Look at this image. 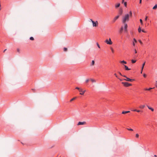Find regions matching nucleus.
<instances>
[{"label":"nucleus","mask_w":157,"mask_h":157,"mask_svg":"<svg viewBox=\"0 0 157 157\" xmlns=\"http://www.w3.org/2000/svg\"><path fill=\"white\" fill-rule=\"evenodd\" d=\"M129 20V14L128 13L125 14L122 18V22L123 24L126 23V22Z\"/></svg>","instance_id":"1"},{"label":"nucleus","mask_w":157,"mask_h":157,"mask_svg":"<svg viewBox=\"0 0 157 157\" xmlns=\"http://www.w3.org/2000/svg\"><path fill=\"white\" fill-rule=\"evenodd\" d=\"M123 77H125L126 78V79H123V80H125V81H130V82H132V81L134 80V79H130V78H128L126 76H125V75H124L123 76Z\"/></svg>","instance_id":"2"},{"label":"nucleus","mask_w":157,"mask_h":157,"mask_svg":"<svg viewBox=\"0 0 157 157\" xmlns=\"http://www.w3.org/2000/svg\"><path fill=\"white\" fill-rule=\"evenodd\" d=\"M122 83L126 87H128L130 86H132V84L129 83L127 82H122Z\"/></svg>","instance_id":"3"},{"label":"nucleus","mask_w":157,"mask_h":157,"mask_svg":"<svg viewBox=\"0 0 157 157\" xmlns=\"http://www.w3.org/2000/svg\"><path fill=\"white\" fill-rule=\"evenodd\" d=\"M105 42L107 44L111 45L112 44V42L110 38L109 39V40H108L107 39L105 41Z\"/></svg>","instance_id":"4"},{"label":"nucleus","mask_w":157,"mask_h":157,"mask_svg":"<svg viewBox=\"0 0 157 157\" xmlns=\"http://www.w3.org/2000/svg\"><path fill=\"white\" fill-rule=\"evenodd\" d=\"M92 23H93V27H97L98 26V23L97 21H92Z\"/></svg>","instance_id":"5"},{"label":"nucleus","mask_w":157,"mask_h":157,"mask_svg":"<svg viewBox=\"0 0 157 157\" xmlns=\"http://www.w3.org/2000/svg\"><path fill=\"white\" fill-rule=\"evenodd\" d=\"M80 93V94L81 95H83L86 90L83 91V90L82 89H79V91Z\"/></svg>","instance_id":"6"},{"label":"nucleus","mask_w":157,"mask_h":157,"mask_svg":"<svg viewBox=\"0 0 157 157\" xmlns=\"http://www.w3.org/2000/svg\"><path fill=\"white\" fill-rule=\"evenodd\" d=\"M124 24V29L125 32H127V27H128V25L126 23H125Z\"/></svg>","instance_id":"7"},{"label":"nucleus","mask_w":157,"mask_h":157,"mask_svg":"<svg viewBox=\"0 0 157 157\" xmlns=\"http://www.w3.org/2000/svg\"><path fill=\"white\" fill-rule=\"evenodd\" d=\"M86 122L85 121L83 122H79L77 124L78 125H83L86 124Z\"/></svg>","instance_id":"8"},{"label":"nucleus","mask_w":157,"mask_h":157,"mask_svg":"<svg viewBox=\"0 0 157 157\" xmlns=\"http://www.w3.org/2000/svg\"><path fill=\"white\" fill-rule=\"evenodd\" d=\"M119 15L117 16L114 18L113 21V22H115V21L119 18Z\"/></svg>","instance_id":"9"},{"label":"nucleus","mask_w":157,"mask_h":157,"mask_svg":"<svg viewBox=\"0 0 157 157\" xmlns=\"http://www.w3.org/2000/svg\"><path fill=\"white\" fill-rule=\"evenodd\" d=\"M124 66L125 67V70H126L128 71L131 70V69L128 68L127 66L125 65H124Z\"/></svg>","instance_id":"10"},{"label":"nucleus","mask_w":157,"mask_h":157,"mask_svg":"<svg viewBox=\"0 0 157 157\" xmlns=\"http://www.w3.org/2000/svg\"><path fill=\"white\" fill-rule=\"evenodd\" d=\"M145 107V105H140L139 107V108L141 109H144Z\"/></svg>","instance_id":"11"},{"label":"nucleus","mask_w":157,"mask_h":157,"mask_svg":"<svg viewBox=\"0 0 157 157\" xmlns=\"http://www.w3.org/2000/svg\"><path fill=\"white\" fill-rule=\"evenodd\" d=\"M145 62L143 64H142V68H141V73H142V71H143V69L144 68V67L145 65Z\"/></svg>","instance_id":"12"},{"label":"nucleus","mask_w":157,"mask_h":157,"mask_svg":"<svg viewBox=\"0 0 157 157\" xmlns=\"http://www.w3.org/2000/svg\"><path fill=\"white\" fill-rule=\"evenodd\" d=\"M147 107H148V108L149 109L151 110L152 111H154V109L153 108H151V107L148 106L147 105Z\"/></svg>","instance_id":"13"},{"label":"nucleus","mask_w":157,"mask_h":157,"mask_svg":"<svg viewBox=\"0 0 157 157\" xmlns=\"http://www.w3.org/2000/svg\"><path fill=\"white\" fill-rule=\"evenodd\" d=\"M131 111H134V112H137L138 113H139V112H140L141 111L140 110H137L136 109L131 110Z\"/></svg>","instance_id":"14"},{"label":"nucleus","mask_w":157,"mask_h":157,"mask_svg":"<svg viewBox=\"0 0 157 157\" xmlns=\"http://www.w3.org/2000/svg\"><path fill=\"white\" fill-rule=\"evenodd\" d=\"M130 111H123L122 112V113L123 114H125L128 113H130Z\"/></svg>","instance_id":"15"},{"label":"nucleus","mask_w":157,"mask_h":157,"mask_svg":"<svg viewBox=\"0 0 157 157\" xmlns=\"http://www.w3.org/2000/svg\"><path fill=\"white\" fill-rule=\"evenodd\" d=\"M154 88H145L144 89V90H148V91H149L150 90H151V89H153Z\"/></svg>","instance_id":"16"},{"label":"nucleus","mask_w":157,"mask_h":157,"mask_svg":"<svg viewBox=\"0 0 157 157\" xmlns=\"http://www.w3.org/2000/svg\"><path fill=\"white\" fill-rule=\"evenodd\" d=\"M123 30V26H122L120 29V30L119 31V32L120 33H121L122 32Z\"/></svg>","instance_id":"17"},{"label":"nucleus","mask_w":157,"mask_h":157,"mask_svg":"<svg viewBox=\"0 0 157 157\" xmlns=\"http://www.w3.org/2000/svg\"><path fill=\"white\" fill-rule=\"evenodd\" d=\"M120 6V4L119 3H117V4H116L115 5V6L116 8H118Z\"/></svg>","instance_id":"18"},{"label":"nucleus","mask_w":157,"mask_h":157,"mask_svg":"<svg viewBox=\"0 0 157 157\" xmlns=\"http://www.w3.org/2000/svg\"><path fill=\"white\" fill-rule=\"evenodd\" d=\"M120 63H124V64H126L127 63V62H126L125 61H124V60H123V61H121Z\"/></svg>","instance_id":"19"},{"label":"nucleus","mask_w":157,"mask_h":157,"mask_svg":"<svg viewBox=\"0 0 157 157\" xmlns=\"http://www.w3.org/2000/svg\"><path fill=\"white\" fill-rule=\"evenodd\" d=\"M94 64V60H92L91 62V63L90 64V66H93Z\"/></svg>","instance_id":"20"},{"label":"nucleus","mask_w":157,"mask_h":157,"mask_svg":"<svg viewBox=\"0 0 157 157\" xmlns=\"http://www.w3.org/2000/svg\"><path fill=\"white\" fill-rule=\"evenodd\" d=\"M122 10H120V11H119V15H122Z\"/></svg>","instance_id":"21"},{"label":"nucleus","mask_w":157,"mask_h":157,"mask_svg":"<svg viewBox=\"0 0 157 157\" xmlns=\"http://www.w3.org/2000/svg\"><path fill=\"white\" fill-rule=\"evenodd\" d=\"M157 8V4H156L153 8V9L155 10Z\"/></svg>","instance_id":"22"},{"label":"nucleus","mask_w":157,"mask_h":157,"mask_svg":"<svg viewBox=\"0 0 157 157\" xmlns=\"http://www.w3.org/2000/svg\"><path fill=\"white\" fill-rule=\"evenodd\" d=\"M142 31L141 28L139 27L138 29V31L139 33H140L141 31Z\"/></svg>","instance_id":"23"},{"label":"nucleus","mask_w":157,"mask_h":157,"mask_svg":"<svg viewBox=\"0 0 157 157\" xmlns=\"http://www.w3.org/2000/svg\"><path fill=\"white\" fill-rule=\"evenodd\" d=\"M76 98V97L73 98H72V99H71L70 100V102H71L72 101H73V100H75Z\"/></svg>","instance_id":"24"},{"label":"nucleus","mask_w":157,"mask_h":157,"mask_svg":"<svg viewBox=\"0 0 157 157\" xmlns=\"http://www.w3.org/2000/svg\"><path fill=\"white\" fill-rule=\"evenodd\" d=\"M131 61H132V63H134L136 62V60H134L132 59V60Z\"/></svg>","instance_id":"25"},{"label":"nucleus","mask_w":157,"mask_h":157,"mask_svg":"<svg viewBox=\"0 0 157 157\" xmlns=\"http://www.w3.org/2000/svg\"><path fill=\"white\" fill-rule=\"evenodd\" d=\"M90 80L92 81V82H95L96 81L95 80L93 79H90Z\"/></svg>","instance_id":"26"},{"label":"nucleus","mask_w":157,"mask_h":157,"mask_svg":"<svg viewBox=\"0 0 157 157\" xmlns=\"http://www.w3.org/2000/svg\"><path fill=\"white\" fill-rule=\"evenodd\" d=\"M127 129L129 131H133V130L132 129L130 128H127Z\"/></svg>","instance_id":"27"},{"label":"nucleus","mask_w":157,"mask_h":157,"mask_svg":"<svg viewBox=\"0 0 157 157\" xmlns=\"http://www.w3.org/2000/svg\"><path fill=\"white\" fill-rule=\"evenodd\" d=\"M139 135L138 133L136 134V138H138L139 137Z\"/></svg>","instance_id":"28"},{"label":"nucleus","mask_w":157,"mask_h":157,"mask_svg":"<svg viewBox=\"0 0 157 157\" xmlns=\"http://www.w3.org/2000/svg\"><path fill=\"white\" fill-rule=\"evenodd\" d=\"M30 40H34V38L33 37H31L30 38Z\"/></svg>","instance_id":"29"},{"label":"nucleus","mask_w":157,"mask_h":157,"mask_svg":"<svg viewBox=\"0 0 157 157\" xmlns=\"http://www.w3.org/2000/svg\"><path fill=\"white\" fill-rule=\"evenodd\" d=\"M111 50L112 51V52L113 53H114V50L113 49V48H111Z\"/></svg>","instance_id":"30"},{"label":"nucleus","mask_w":157,"mask_h":157,"mask_svg":"<svg viewBox=\"0 0 157 157\" xmlns=\"http://www.w3.org/2000/svg\"><path fill=\"white\" fill-rule=\"evenodd\" d=\"M140 22L141 24L142 25H143V23L142 20L141 19H140Z\"/></svg>","instance_id":"31"},{"label":"nucleus","mask_w":157,"mask_h":157,"mask_svg":"<svg viewBox=\"0 0 157 157\" xmlns=\"http://www.w3.org/2000/svg\"><path fill=\"white\" fill-rule=\"evenodd\" d=\"M132 12L131 11H130V12H129V15H130V16H132Z\"/></svg>","instance_id":"32"},{"label":"nucleus","mask_w":157,"mask_h":157,"mask_svg":"<svg viewBox=\"0 0 157 157\" xmlns=\"http://www.w3.org/2000/svg\"><path fill=\"white\" fill-rule=\"evenodd\" d=\"M139 42L140 43V44H141V45L143 44V43L140 40H139Z\"/></svg>","instance_id":"33"},{"label":"nucleus","mask_w":157,"mask_h":157,"mask_svg":"<svg viewBox=\"0 0 157 157\" xmlns=\"http://www.w3.org/2000/svg\"><path fill=\"white\" fill-rule=\"evenodd\" d=\"M97 46H98V48H100V46L98 43H97Z\"/></svg>","instance_id":"34"},{"label":"nucleus","mask_w":157,"mask_h":157,"mask_svg":"<svg viewBox=\"0 0 157 157\" xmlns=\"http://www.w3.org/2000/svg\"><path fill=\"white\" fill-rule=\"evenodd\" d=\"M67 50V48H64V51H66Z\"/></svg>","instance_id":"35"},{"label":"nucleus","mask_w":157,"mask_h":157,"mask_svg":"<svg viewBox=\"0 0 157 157\" xmlns=\"http://www.w3.org/2000/svg\"><path fill=\"white\" fill-rule=\"evenodd\" d=\"M81 88H80L78 87H77L75 88V89H77L78 90H79V89H80Z\"/></svg>","instance_id":"36"},{"label":"nucleus","mask_w":157,"mask_h":157,"mask_svg":"<svg viewBox=\"0 0 157 157\" xmlns=\"http://www.w3.org/2000/svg\"><path fill=\"white\" fill-rule=\"evenodd\" d=\"M133 40H134L133 42H135V43H136L137 42V40L135 38L133 39Z\"/></svg>","instance_id":"37"},{"label":"nucleus","mask_w":157,"mask_h":157,"mask_svg":"<svg viewBox=\"0 0 157 157\" xmlns=\"http://www.w3.org/2000/svg\"><path fill=\"white\" fill-rule=\"evenodd\" d=\"M124 5L125 7H126L127 6V2H124Z\"/></svg>","instance_id":"38"},{"label":"nucleus","mask_w":157,"mask_h":157,"mask_svg":"<svg viewBox=\"0 0 157 157\" xmlns=\"http://www.w3.org/2000/svg\"><path fill=\"white\" fill-rule=\"evenodd\" d=\"M143 76L144 77V78H145L147 76V75L146 74H144V75H143Z\"/></svg>","instance_id":"39"},{"label":"nucleus","mask_w":157,"mask_h":157,"mask_svg":"<svg viewBox=\"0 0 157 157\" xmlns=\"http://www.w3.org/2000/svg\"><path fill=\"white\" fill-rule=\"evenodd\" d=\"M89 79H86V83H87V82H89Z\"/></svg>","instance_id":"40"},{"label":"nucleus","mask_w":157,"mask_h":157,"mask_svg":"<svg viewBox=\"0 0 157 157\" xmlns=\"http://www.w3.org/2000/svg\"><path fill=\"white\" fill-rule=\"evenodd\" d=\"M114 75H115V76L116 77H117V78H118V77H117V75L115 73V74H114Z\"/></svg>","instance_id":"41"},{"label":"nucleus","mask_w":157,"mask_h":157,"mask_svg":"<svg viewBox=\"0 0 157 157\" xmlns=\"http://www.w3.org/2000/svg\"><path fill=\"white\" fill-rule=\"evenodd\" d=\"M118 73H119V74L121 75V76H123V75H122V74H121V73L120 72H118Z\"/></svg>","instance_id":"42"},{"label":"nucleus","mask_w":157,"mask_h":157,"mask_svg":"<svg viewBox=\"0 0 157 157\" xmlns=\"http://www.w3.org/2000/svg\"><path fill=\"white\" fill-rule=\"evenodd\" d=\"M147 16H146V17H145V21H146L147 20Z\"/></svg>","instance_id":"43"},{"label":"nucleus","mask_w":157,"mask_h":157,"mask_svg":"<svg viewBox=\"0 0 157 157\" xmlns=\"http://www.w3.org/2000/svg\"><path fill=\"white\" fill-rule=\"evenodd\" d=\"M142 31L144 33H146V32L144 30H142Z\"/></svg>","instance_id":"44"},{"label":"nucleus","mask_w":157,"mask_h":157,"mask_svg":"<svg viewBox=\"0 0 157 157\" xmlns=\"http://www.w3.org/2000/svg\"><path fill=\"white\" fill-rule=\"evenodd\" d=\"M134 52H135V53H137V51H136V49H135Z\"/></svg>","instance_id":"45"},{"label":"nucleus","mask_w":157,"mask_h":157,"mask_svg":"<svg viewBox=\"0 0 157 157\" xmlns=\"http://www.w3.org/2000/svg\"><path fill=\"white\" fill-rule=\"evenodd\" d=\"M17 52H20V49H17Z\"/></svg>","instance_id":"46"},{"label":"nucleus","mask_w":157,"mask_h":157,"mask_svg":"<svg viewBox=\"0 0 157 157\" xmlns=\"http://www.w3.org/2000/svg\"><path fill=\"white\" fill-rule=\"evenodd\" d=\"M133 45L134 46H135V44L134 42H133Z\"/></svg>","instance_id":"47"},{"label":"nucleus","mask_w":157,"mask_h":157,"mask_svg":"<svg viewBox=\"0 0 157 157\" xmlns=\"http://www.w3.org/2000/svg\"><path fill=\"white\" fill-rule=\"evenodd\" d=\"M141 2H142V0H140V3L141 4Z\"/></svg>","instance_id":"48"},{"label":"nucleus","mask_w":157,"mask_h":157,"mask_svg":"<svg viewBox=\"0 0 157 157\" xmlns=\"http://www.w3.org/2000/svg\"><path fill=\"white\" fill-rule=\"evenodd\" d=\"M155 86L157 87V82L155 83Z\"/></svg>","instance_id":"49"},{"label":"nucleus","mask_w":157,"mask_h":157,"mask_svg":"<svg viewBox=\"0 0 157 157\" xmlns=\"http://www.w3.org/2000/svg\"><path fill=\"white\" fill-rule=\"evenodd\" d=\"M90 21H91V22H92V21H93L92 19H90Z\"/></svg>","instance_id":"50"},{"label":"nucleus","mask_w":157,"mask_h":157,"mask_svg":"<svg viewBox=\"0 0 157 157\" xmlns=\"http://www.w3.org/2000/svg\"><path fill=\"white\" fill-rule=\"evenodd\" d=\"M6 50V49H5V50H4V51H3V52H4Z\"/></svg>","instance_id":"51"},{"label":"nucleus","mask_w":157,"mask_h":157,"mask_svg":"<svg viewBox=\"0 0 157 157\" xmlns=\"http://www.w3.org/2000/svg\"><path fill=\"white\" fill-rule=\"evenodd\" d=\"M120 81H122L123 80H122V79H120Z\"/></svg>","instance_id":"52"},{"label":"nucleus","mask_w":157,"mask_h":157,"mask_svg":"<svg viewBox=\"0 0 157 157\" xmlns=\"http://www.w3.org/2000/svg\"><path fill=\"white\" fill-rule=\"evenodd\" d=\"M32 90L33 91V92H34V90L33 89H32Z\"/></svg>","instance_id":"53"},{"label":"nucleus","mask_w":157,"mask_h":157,"mask_svg":"<svg viewBox=\"0 0 157 157\" xmlns=\"http://www.w3.org/2000/svg\"><path fill=\"white\" fill-rule=\"evenodd\" d=\"M124 0H122V2H124Z\"/></svg>","instance_id":"54"},{"label":"nucleus","mask_w":157,"mask_h":157,"mask_svg":"<svg viewBox=\"0 0 157 157\" xmlns=\"http://www.w3.org/2000/svg\"><path fill=\"white\" fill-rule=\"evenodd\" d=\"M156 82H157V81H156Z\"/></svg>","instance_id":"55"}]
</instances>
